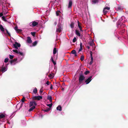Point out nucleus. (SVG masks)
<instances>
[{"label":"nucleus","instance_id":"obj_24","mask_svg":"<svg viewBox=\"0 0 128 128\" xmlns=\"http://www.w3.org/2000/svg\"><path fill=\"white\" fill-rule=\"evenodd\" d=\"M57 52L56 48H54L53 50V54H56Z\"/></svg>","mask_w":128,"mask_h":128},{"label":"nucleus","instance_id":"obj_8","mask_svg":"<svg viewBox=\"0 0 128 128\" xmlns=\"http://www.w3.org/2000/svg\"><path fill=\"white\" fill-rule=\"evenodd\" d=\"M27 41L28 44H31L32 43V41L30 37H28L27 38Z\"/></svg>","mask_w":128,"mask_h":128},{"label":"nucleus","instance_id":"obj_7","mask_svg":"<svg viewBox=\"0 0 128 128\" xmlns=\"http://www.w3.org/2000/svg\"><path fill=\"white\" fill-rule=\"evenodd\" d=\"M17 60V58H14V60H11L10 61V62L11 65H12L13 64H16V62Z\"/></svg>","mask_w":128,"mask_h":128},{"label":"nucleus","instance_id":"obj_48","mask_svg":"<svg viewBox=\"0 0 128 128\" xmlns=\"http://www.w3.org/2000/svg\"><path fill=\"white\" fill-rule=\"evenodd\" d=\"M92 51H90V56H92Z\"/></svg>","mask_w":128,"mask_h":128},{"label":"nucleus","instance_id":"obj_21","mask_svg":"<svg viewBox=\"0 0 128 128\" xmlns=\"http://www.w3.org/2000/svg\"><path fill=\"white\" fill-rule=\"evenodd\" d=\"M6 71V68L5 67L2 68L1 70H0V71H2V72H4Z\"/></svg>","mask_w":128,"mask_h":128},{"label":"nucleus","instance_id":"obj_22","mask_svg":"<svg viewBox=\"0 0 128 128\" xmlns=\"http://www.w3.org/2000/svg\"><path fill=\"white\" fill-rule=\"evenodd\" d=\"M74 22H71L70 24V26L72 28H73L74 27Z\"/></svg>","mask_w":128,"mask_h":128},{"label":"nucleus","instance_id":"obj_9","mask_svg":"<svg viewBox=\"0 0 128 128\" xmlns=\"http://www.w3.org/2000/svg\"><path fill=\"white\" fill-rule=\"evenodd\" d=\"M5 8V6H3L2 7V13L4 14H6L7 13V11H6L5 9H4Z\"/></svg>","mask_w":128,"mask_h":128},{"label":"nucleus","instance_id":"obj_45","mask_svg":"<svg viewBox=\"0 0 128 128\" xmlns=\"http://www.w3.org/2000/svg\"><path fill=\"white\" fill-rule=\"evenodd\" d=\"M6 33H7V34H8V35L9 36H10V33L6 29Z\"/></svg>","mask_w":128,"mask_h":128},{"label":"nucleus","instance_id":"obj_41","mask_svg":"<svg viewBox=\"0 0 128 128\" xmlns=\"http://www.w3.org/2000/svg\"><path fill=\"white\" fill-rule=\"evenodd\" d=\"M47 98L48 100H49L52 99V97L51 96H48L47 97Z\"/></svg>","mask_w":128,"mask_h":128},{"label":"nucleus","instance_id":"obj_13","mask_svg":"<svg viewBox=\"0 0 128 128\" xmlns=\"http://www.w3.org/2000/svg\"><path fill=\"white\" fill-rule=\"evenodd\" d=\"M36 108L35 106H34L31 107V108L28 110V111L29 112H30L32 111L34 109Z\"/></svg>","mask_w":128,"mask_h":128},{"label":"nucleus","instance_id":"obj_19","mask_svg":"<svg viewBox=\"0 0 128 128\" xmlns=\"http://www.w3.org/2000/svg\"><path fill=\"white\" fill-rule=\"evenodd\" d=\"M91 58V61L89 63V64L90 65H91L93 63V58L92 57V56H90Z\"/></svg>","mask_w":128,"mask_h":128},{"label":"nucleus","instance_id":"obj_54","mask_svg":"<svg viewBox=\"0 0 128 128\" xmlns=\"http://www.w3.org/2000/svg\"><path fill=\"white\" fill-rule=\"evenodd\" d=\"M80 28V31L83 32V31L82 30V27L81 28Z\"/></svg>","mask_w":128,"mask_h":128},{"label":"nucleus","instance_id":"obj_50","mask_svg":"<svg viewBox=\"0 0 128 128\" xmlns=\"http://www.w3.org/2000/svg\"><path fill=\"white\" fill-rule=\"evenodd\" d=\"M59 11H57V12H56V15L57 16H58L59 15Z\"/></svg>","mask_w":128,"mask_h":128},{"label":"nucleus","instance_id":"obj_44","mask_svg":"<svg viewBox=\"0 0 128 128\" xmlns=\"http://www.w3.org/2000/svg\"><path fill=\"white\" fill-rule=\"evenodd\" d=\"M10 58V59H12L14 57V56L13 55H9Z\"/></svg>","mask_w":128,"mask_h":128},{"label":"nucleus","instance_id":"obj_35","mask_svg":"<svg viewBox=\"0 0 128 128\" xmlns=\"http://www.w3.org/2000/svg\"><path fill=\"white\" fill-rule=\"evenodd\" d=\"M12 51L17 54H18V51L16 50H13Z\"/></svg>","mask_w":128,"mask_h":128},{"label":"nucleus","instance_id":"obj_26","mask_svg":"<svg viewBox=\"0 0 128 128\" xmlns=\"http://www.w3.org/2000/svg\"><path fill=\"white\" fill-rule=\"evenodd\" d=\"M54 76V74L53 73L50 74L48 75V77L50 78H52Z\"/></svg>","mask_w":128,"mask_h":128},{"label":"nucleus","instance_id":"obj_63","mask_svg":"<svg viewBox=\"0 0 128 128\" xmlns=\"http://www.w3.org/2000/svg\"><path fill=\"white\" fill-rule=\"evenodd\" d=\"M8 22L9 24H11V23L10 22Z\"/></svg>","mask_w":128,"mask_h":128},{"label":"nucleus","instance_id":"obj_59","mask_svg":"<svg viewBox=\"0 0 128 128\" xmlns=\"http://www.w3.org/2000/svg\"><path fill=\"white\" fill-rule=\"evenodd\" d=\"M74 54V56H77V54H76V53L75 54Z\"/></svg>","mask_w":128,"mask_h":128},{"label":"nucleus","instance_id":"obj_25","mask_svg":"<svg viewBox=\"0 0 128 128\" xmlns=\"http://www.w3.org/2000/svg\"><path fill=\"white\" fill-rule=\"evenodd\" d=\"M22 31V30L21 29H18L16 31V32L18 33H21Z\"/></svg>","mask_w":128,"mask_h":128},{"label":"nucleus","instance_id":"obj_52","mask_svg":"<svg viewBox=\"0 0 128 128\" xmlns=\"http://www.w3.org/2000/svg\"><path fill=\"white\" fill-rule=\"evenodd\" d=\"M50 89L51 90H52L53 89V87H52V84H51L50 85Z\"/></svg>","mask_w":128,"mask_h":128},{"label":"nucleus","instance_id":"obj_36","mask_svg":"<svg viewBox=\"0 0 128 128\" xmlns=\"http://www.w3.org/2000/svg\"><path fill=\"white\" fill-rule=\"evenodd\" d=\"M98 2V0H92V2L94 4H96V3H97Z\"/></svg>","mask_w":128,"mask_h":128},{"label":"nucleus","instance_id":"obj_46","mask_svg":"<svg viewBox=\"0 0 128 128\" xmlns=\"http://www.w3.org/2000/svg\"><path fill=\"white\" fill-rule=\"evenodd\" d=\"M43 90L42 88H41L40 90V94H41L43 92Z\"/></svg>","mask_w":128,"mask_h":128},{"label":"nucleus","instance_id":"obj_38","mask_svg":"<svg viewBox=\"0 0 128 128\" xmlns=\"http://www.w3.org/2000/svg\"><path fill=\"white\" fill-rule=\"evenodd\" d=\"M90 72L88 70H87L85 72H84V74L85 75H87Z\"/></svg>","mask_w":128,"mask_h":128},{"label":"nucleus","instance_id":"obj_61","mask_svg":"<svg viewBox=\"0 0 128 128\" xmlns=\"http://www.w3.org/2000/svg\"><path fill=\"white\" fill-rule=\"evenodd\" d=\"M62 90L64 91V88H62Z\"/></svg>","mask_w":128,"mask_h":128},{"label":"nucleus","instance_id":"obj_28","mask_svg":"<svg viewBox=\"0 0 128 128\" xmlns=\"http://www.w3.org/2000/svg\"><path fill=\"white\" fill-rule=\"evenodd\" d=\"M37 44V42L36 41H35L32 43V45L33 46H36Z\"/></svg>","mask_w":128,"mask_h":128},{"label":"nucleus","instance_id":"obj_58","mask_svg":"<svg viewBox=\"0 0 128 128\" xmlns=\"http://www.w3.org/2000/svg\"><path fill=\"white\" fill-rule=\"evenodd\" d=\"M49 101L50 102H52V99H51V100H49Z\"/></svg>","mask_w":128,"mask_h":128},{"label":"nucleus","instance_id":"obj_20","mask_svg":"<svg viewBox=\"0 0 128 128\" xmlns=\"http://www.w3.org/2000/svg\"><path fill=\"white\" fill-rule=\"evenodd\" d=\"M0 29L2 31L4 32V28L1 24H0Z\"/></svg>","mask_w":128,"mask_h":128},{"label":"nucleus","instance_id":"obj_18","mask_svg":"<svg viewBox=\"0 0 128 128\" xmlns=\"http://www.w3.org/2000/svg\"><path fill=\"white\" fill-rule=\"evenodd\" d=\"M82 42H80V48L79 49L78 52H80V51H81L82 50Z\"/></svg>","mask_w":128,"mask_h":128},{"label":"nucleus","instance_id":"obj_34","mask_svg":"<svg viewBox=\"0 0 128 128\" xmlns=\"http://www.w3.org/2000/svg\"><path fill=\"white\" fill-rule=\"evenodd\" d=\"M52 103H51L50 104H47V106H48L49 107V108H51L52 106Z\"/></svg>","mask_w":128,"mask_h":128},{"label":"nucleus","instance_id":"obj_60","mask_svg":"<svg viewBox=\"0 0 128 128\" xmlns=\"http://www.w3.org/2000/svg\"><path fill=\"white\" fill-rule=\"evenodd\" d=\"M87 47L88 49H89L90 48V47L89 46H88Z\"/></svg>","mask_w":128,"mask_h":128},{"label":"nucleus","instance_id":"obj_4","mask_svg":"<svg viewBox=\"0 0 128 128\" xmlns=\"http://www.w3.org/2000/svg\"><path fill=\"white\" fill-rule=\"evenodd\" d=\"M37 105V104L36 102L33 100L32 101H30V104H29V107H31L32 106H36Z\"/></svg>","mask_w":128,"mask_h":128},{"label":"nucleus","instance_id":"obj_57","mask_svg":"<svg viewBox=\"0 0 128 128\" xmlns=\"http://www.w3.org/2000/svg\"><path fill=\"white\" fill-rule=\"evenodd\" d=\"M23 103H21V105H20V107H22V105H23Z\"/></svg>","mask_w":128,"mask_h":128},{"label":"nucleus","instance_id":"obj_2","mask_svg":"<svg viewBox=\"0 0 128 128\" xmlns=\"http://www.w3.org/2000/svg\"><path fill=\"white\" fill-rule=\"evenodd\" d=\"M32 99L34 100H40V99L42 98V96H33L32 98Z\"/></svg>","mask_w":128,"mask_h":128},{"label":"nucleus","instance_id":"obj_30","mask_svg":"<svg viewBox=\"0 0 128 128\" xmlns=\"http://www.w3.org/2000/svg\"><path fill=\"white\" fill-rule=\"evenodd\" d=\"M103 12H104V14H107L108 12V11L104 9L103 10Z\"/></svg>","mask_w":128,"mask_h":128},{"label":"nucleus","instance_id":"obj_33","mask_svg":"<svg viewBox=\"0 0 128 128\" xmlns=\"http://www.w3.org/2000/svg\"><path fill=\"white\" fill-rule=\"evenodd\" d=\"M84 56H83L82 55V56H81V57L80 58V59L82 61H83L84 60Z\"/></svg>","mask_w":128,"mask_h":128},{"label":"nucleus","instance_id":"obj_32","mask_svg":"<svg viewBox=\"0 0 128 128\" xmlns=\"http://www.w3.org/2000/svg\"><path fill=\"white\" fill-rule=\"evenodd\" d=\"M25 97L24 96L22 98L21 100V101L22 102H24V101H26Z\"/></svg>","mask_w":128,"mask_h":128},{"label":"nucleus","instance_id":"obj_10","mask_svg":"<svg viewBox=\"0 0 128 128\" xmlns=\"http://www.w3.org/2000/svg\"><path fill=\"white\" fill-rule=\"evenodd\" d=\"M38 22L35 21L33 22L32 24V26H35L38 24Z\"/></svg>","mask_w":128,"mask_h":128},{"label":"nucleus","instance_id":"obj_42","mask_svg":"<svg viewBox=\"0 0 128 128\" xmlns=\"http://www.w3.org/2000/svg\"><path fill=\"white\" fill-rule=\"evenodd\" d=\"M76 40H77L76 39V38L75 37H74L73 40H72L73 42H75L76 41Z\"/></svg>","mask_w":128,"mask_h":128},{"label":"nucleus","instance_id":"obj_39","mask_svg":"<svg viewBox=\"0 0 128 128\" xmlns=\"http://www.w3.org/2000/svg\"><path fill=\"white\" fill-rule=\"evenodd\" d=\"M8 58H6L4 60V62L5 63H7L8 61Z\"/></svg>","mask_w":128,"mask_h":128},{"label":"nucleus","instance_id":"obj_37","mask_svg":"<svg viewBox=\"0 0 128 128\" xmlns=\"http://www.w3.org/2000/svg\"><path fill=\"white\" fill-rule=\"evenodd\" d=\"M36 34V32H32L31 33V34H32V35L33 36H35Z\"/></svg>","mask_w":128,"mask_h":128},{"label":"nucleus","instance_id":"obj_56","mask_svg":"<svg viewBox=\"0 0 128 128\" xmlns=\"http://www.w3.org/2000/svg\"><path fill=\"white\" fill-rule=\"evenodd\" d=\"M118 9L119 10H120L121 9V8H120V7H118Z\"/></svg>","mask_w":128,"mask_h":128},{"label":"nucleus","instance_id":"obj_29","mask_svg":"<svg viewBox=\"0 0 128 128\" xmlns=\"http://www.w3.org/2000/svg\"><path fill=\"white\" fill-rule=\"evenodd\" d=\"M78 27L79 28L82 27L80 25V24H80L79 21H78Z\"/></svg>","mask_w":128,"mask_h":128},{"label":"nucleus","instance_id":"obj_5","mask_svg":"<svg viewBox=\"0 0 128 128\" xmlns=\"http://www.w3.org/2000/svg\"><path fill=\"white\" fill-rule=\"evenodd\" d=\"M13 46L14 48L16 49L18 48V47H20L21 46L20 44L16 42H15V44H13Z\"/></svg>","mask_w":128,"mask_h":128},{"label":"nucleus","instance_id":"obj_3","mask_svg":"<svg viewBox=\"0 0 128 128\" xmlns=\"http://www.w3.org/2000/svg\"><path fill=\"white\" fill-rule=\"evenodd\" d=\"M62 27L61 25L60 24H58L56 28V31L60 32L62 31Z\"/></svg>","mask_w":128,"mask_h":128},{"label":"nucleus","instance_id":"obj_17","mask_svg":"<svg viewBox=\"0 0 128 128\" xmlns=\"http://www.w3.org/2000/svg\"><path fill=\"white\" fill-rule=\"evenodd\" d=\"M51 60L54 65H55L56 64V62L54 61V58L52 57L51 58Z\"/></svg>","mask_w":128,"mask_h":128},{"label":"nucleus","instance_id":"obj_53","mask_svg":"<svg viewBox=\"0 0 128 128\" xmlns=\"http://www.w3.org/2000/svg\"><path fill=\"white\" fill-rule=\"evenodd\" d=\"M3 13H2V12L1 13H0V17L2 16H3Z\"/></svg>","mask_w":128,"mask_h":128},{"label":"nucleus","instance_id":"obj_11","mask_svg":"<svg viewBox=\"0 0 128 128\" xmlns=\"http://www.w3.org/2000/svg\"><path fill=\"white\" fill-rule=\"evenodd\" d=\"M72 4V2L71 0H69L68 6V8L71 7Z\"/></svg>","mask_w":128,"mask_h":128},{"label":"nucleus","instance_id":"obj_49","mask_svg":"<svg viewBox=\"0 0 128 128\" xmlns=\"http://www.w3.org/2000/svg\"><path fill=\"white\" fill-rule=\"evenodd\" d=\"M18 54H20V55L22 56L23 55V53L21 52H18Z\"/></svg>","mask_w":128,"mask_h":128},{"label":"nucleus","instance_id":"obj_12","mask_svg":"<svg viewBox=\"0 0 128 128\" xmlns=\"http://www.w3.org/2000/svg\"><path fill=\"white\" fill-rule=\"evenodd\" d=\"M76 32V35L79 36H80V32L78 30H75Z\"/></svg>","mask_w":128,"mask_h":128},{"label":"nucleus","instance_id":"obj_1","mask_svg":"<svg viewBox=\"0 0 128 128\" xmlns=\"http://www.w3.org/2000/svg\"><path fill=\"white\" fill-rule=\"evenodd\" d=\"M85 77L84 76V75L82 74H80L79 76V84H81L83 80H84Z\"/></svg>","mask_w":128,"mask_h":128},{"label":"nucleus","instance_id":"obj_43","mask_svg":"<svg viewBox=\"0 0 128 128\" xmlns=\"http://www.w3.org/2000/svg\"><path fill=\"white\" fill-rule=\"evenodd\" d=\"M110 8L108 6H106V7L104 8V9L105 10L107 9L108 10H110Z\"/></svg>","mask_w":128,"mask_h":128},{"label":"nucleus","instance_id":"obj_23","mask_svg":"<svg viewBox=\"0 0 128 128\" xmlns=\"http://www.w3.org/2000/svg\"><path fill=\"white\" fill-rule=\"evenodd\" d=\"M6 16H3L2 17V20L5 22H8L7 20L6 19Z\"/></svg>","mask_w":128,"mask_h":128},{"label":"nucleus","instance_id":"obj_55","mask_svg":"<svg viewBox=\"0 0 128 128\" xmlns=\"http://www.w3.org/2000/svg\"><path fill=\"white\" fill-rule=\"evenodd\" d=\"M57 24V23L56 22H54V24L55 26H56Z\"/></svg>","mask_w":128,"mask_h":128},{"label":"nucleus","instance_id":"obj_31","mask_svg":"<svg viewBox=\"0 0 128 128\" xmlns=\"http://www.w3.org/2000/svg\"><path fill=\"white\" fill-rule=\"evenodd\" d=\"M51 109L50 108H48L45 110H44V111L45 112H48Z\"/></svg>","mask_w":128,"mask_h":128},{"label":"nucleus","instance_id":"obj_40","mask_svg":"<svg viewBox=\"0 0 128 128\" xmlns=\"http://www.w3.org/2000/svg\"><path fill=\"white\" fill-rule=\"evenodd\" d=\"M71 52L73 54H74L76 53V52L75 50H73L71 51Z\"/></svg>","mask_w":128,"mask_h":128},{"label":"nucleus","instance_id":"obj_47","mask_svg":"<svg viewBox=\"0 0 128 128\" xmlns=\"http://www.w3.org/2000/svg\"><path fill=\"white\" fill-rule=\"evenodd\" d=\"M14 29L16 31L18 29V26H15L14 27Z\"/></svg>","mask_w":128,"mask_h":128},{"label":"nucleus","instance_id":"obj_14","mask_svg":"<svg viewBox=\"0 0 128 128\" xmlns=\"http://www.w3.org/2000/svg\"><path fill=\"white\" fill-rule=\"evenodd\" d=\"M56 109L59 111H61L62 110L61 106H58L57 107Z\"/></svg>","mask_w":128,"mask_h":128},{"label":"nucleus","instance_id":"obj_62","mask_svg":"<svg viewBox=\"0 0 128 128\" xmlns=\"http://www.w3.org/2000/svg\"><path fill=\"white\" fill-rule=\"evenodd\" d=\"M31 24H31V23H30L29 24V25L30 26H32Z\"/></svg>","mask_w":128,"mask_h":128},{"label":"nucleus","instance_id":"obj_51","mask_svg":"<svg viewBox=\"0 0 128 128\" xmlns=\"http://www.w3.org/2000/svg\"><path fill=\"white\" fill-rule=\"evenodd\" d=\"M50 83V82L48 81L47 82H46V84L48 85H49V83Z\"/></svg>","mask_w":128,"mask_h":128},{"label":"nucleus","instance_id":"obj_6","mask_svg":"<svg viewBox=\"0 0 128 128\" xmlns=\"http://www.w3.org/2000/svg\"><path fill=\"white\" fill-rule=\"evenodd\" d=\"M92 78V76H90L85 81V83H86V84H88L91 81Z\"/></svg>","mask_w":128,"mask_h":128},{"label":"nucleus","instance_id":"obj_16","mask_svg":"<svg viewBox=\"0 0 128 128\" xmlns=\"http://www.w3.org/2000/svg\"><path fill=\"white\" fill-rule=\"evenodd\" d=\"M89 44L91 46H93L94 45V42L93 41H91L90 42H89Z\"/></svg>","mask_w":128,"mask_h":128},{"label":"nucleus","instance_id":"obj_15","mask_svg":"<svg viewBox=\"0 0 128 128\" xmlns=\"http://www.w3.org/2000/svg\"><path fill=\"white\" fill-rule=\"evenodd\" d=\"M38 92V90L36 88H35L33 90V93H34L35 94H36Z\"/></svg>","mask_w":128,"mask_h":128},{"label":"nucleus","instance_id":"obj_27","mask_svg":"<svg viewBox=\"0 0 128 128\" xmlns=\"http://www.w3.org/2000/svg\"><path fill=\"white\" fill-rule=\"evenodd\" d=\"M5 117V116L3 114H2L0 115V118H3Z\"/></svg>","mask_w":128,"mask_h":128}]
</instances>
